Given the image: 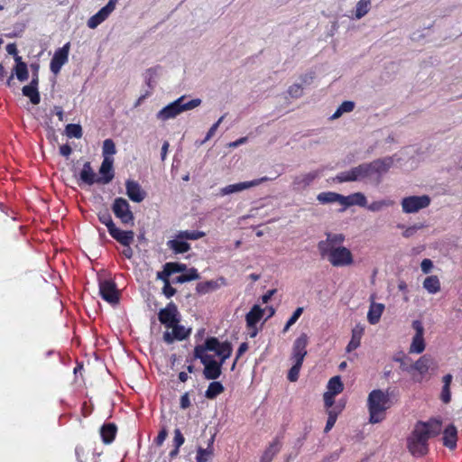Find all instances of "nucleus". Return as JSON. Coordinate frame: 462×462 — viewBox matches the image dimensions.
Returning a JSON list of instances; mask_svg holds the SVG:
<instances>
[{"mask_svg":"<svg viewBox=\"0 0 462 462\" xmlns=\"http://www.w3.org/2000/svg\"><path fill=\"white\" fill-rule=\"evenodd\" d=\"M422 224H414L410 226H404L403 225H399L398 227L403 228L402 236L406 238L411 237L414 236L420 229L423 228Z\"/></svg>","mask_w":462,"mask_h":462,"instance_id":"47","label":"nucleus"},{"mask_svg":"<svg viewBox=\"0 0 462 462\" xmlns=\"http://www.w3.org/2000/svg\"><path fill=\"white\" fill-rule=\"evenodd\" d=\"M263 315V310L258 305H254L246 314L245 320L247 327L254 328L255 325L261 320Z\"/></svg>","mask_w":462,"mask_h":462,"instance_id":"27","label":"nucleus"},{"mask_svg":"<svg viewBox=\"0 0 462 462\" xmlns=\"http://www.w3.org/2000/svg\"><path fill=\"white\" fill-rule=\"evenodd\" d=\"M337 202L340 205L344 206L345 208L351 207L349 195L348 196H343L341 194H338Z\"/></svg>","mask_w":462,"mask_h":462,"instance_id":"61","label":"nucleus"},{"mask_svg":"<svg viewBox=\"0 0 462 462\" xmlns=\"http://www.w3.org/2000/svg\"><path fill=\"white\" fill-rule=\"evenodd\" d=\"M319 176V171H312L297 175L293 179L292 185L295 189H304L309 187Z\"/></svg>","mask_w":462,"mask_h":462,"instance_id":"19","label":"nucleus"},{"mask_svg":"<svg viewBox=\"0 0 462 462\" xmlns=\"http://www.w3.org/2000/svg\"><path fill=\"white\" fill-rule=\"evenodd\" d=\"M162 291L167 298L172 297L176 291L175 289L171 286L168 281L165 282Z\"/></svg>","mask_w":462,"mask_h":462,"instance_id":"57","label":"nucleus"},{"mask_svg":"<svg viewBox=\"0 0 462 462\" xmlns=\"http://www.w3.org/2000/svg\"><path fill=\"white\" fill-rule=\"evenodd\" d=\"M112 210L115 216L125 225H134V214L130 209V205L126 199L116 198L112 205Z\"/></svg>","mask_w":462,"mask_h":462,"instance_id":"9","label":"nucleus"},{"mask_svg":"<svg viewBox=\"0 0 462 462\" xmlns=\"http://www.w3.org/2000/svg\"><path fill=\"white\" fill-rule=\"evenodd\" d=\"M302 312H303V308H302V307H299V308H297V309L294 310L293 314H292V315H291V317L287 320V322H286V324H285V326H284V328H283V332H284V333H285V332H287V331L290 329V328H291L294 323H296V322H297V320L299 319V318L301 316Z\"/></svg>","mask_w":462,"mask_h":462,"instance_id":"49","label":"nucleus"},{"mask_svg":"<svg viewBox=\"0 0 462 462\" xmlns=\"http://www.w3.org/2000/svg\"><path fill=\"white\" fill-rule=\"evenodd\" d=\"M394 205V201L389 199L376 200L367 205L366 208L371 212H379L384 208L393 207Z\"/></svg>","mask_w":462,"mask_h":462,"instance_id":"33","label":"nucleus"},{"mask_svg":"<svg viewBox=\"0 0 462 462\" xmlns=\"http://www.w3.org/2000/svg\"><path fill=\"white\" fill-rule=\"evenodd\" d=\"M22 92L23 96L30 98L31 102L33 105H38L40 103L41 97L38 88H33L32 86L26 85L23 88Z\"/></svg>","mask_w":462,"mask_h":462,"instance_id":"37","label":"nucleus"},{"mask_svg":"<svg viewBox=\"0 0 462 462\" xmlns=\"http://www.w3.org/2000/svg\"><path fill=\"white\" fill-rule=\"evenodd\" d=\"M80 180L88 184L92 185L94 183H98V178L91 168L90 162H85L83 168L80 171Z\"/></svg>","mask_w":462,"mask_h":462,"instance_id":"26","label":"nucleus"},{"mask_svg":"<svg viewBox=\"0 0 462 462\" xmlns=\"http://www.w3.org/2000/svg\"><path fill=\"white\" fill-rule=\"evenodd\" d=\"M457 430L453 424H449L443 430L442 443L450 450L457 448Z\"/></svg>","mask_w":462,"mask_h":462,"instance_id":"21","label":"nucleus"},{"mask_svg":"<svg viewBox=\"0 0 462 462\" xmlns=\"http://www.w3.org/2000/svg\"><path fill=\"white\" fill-rule=\"evenodd\" d=\"M220 284L217 281H207L202 282L197 284V291L200 294H206L210 291H216L218 289Z\"/></svg>","mask_w":462,"mask_h":462,"instance_id":"35","label":"nucleus"},{"mask_svg":"<svg viewBox=\"0 0 462 462\" xmlns=\"http://www.w3.org/2000/svg\"><path fill=\"white\" fill-rule=\"evenodd\" d=\"M271 180H272L271 178L264 176V177H262L259 179H254V180H252L249 181H243V182L230 184V185H227V186L220 189L219 195L226 196V195H230V194H234V193L242 192L245 189L256 187V186H258L265 181Z\"/></svg>","mask_w":462,"mask_h":462,"instance_id":"10","label":"nucleus"},{"mask_svg":"<svg viewBox=\"0 0 462 462\" xmlns=\"http://www.w3.org/2000/svg\"><path fill=\"white\" fill-rule=\"evenodd\" d=\"M385 309L384 304L374 301V297L371 298V303L367 312V320L370 324L375 325L380 321V319Z\"/></svg>","mask_w":462,"mask_h":462,"instance_id":"22","label":"nucleus"},{"mask_svg":"<svg viewBox=\"0 0 462 462\" xmlns=\"http://www.w3.org/2000/svg\"><path fill=\"white\" fill-rule=\"evenodd\" d=\"M98 218L100 222L107 227L108 233L112 228L116 227V225L108 212L100 213L98 215Z\"/></svg>","mask_w":462,"mask_h":462,"instance_id":"51","label":"nucleus"},{"mask_svg":"<svg viewBox=\"0 0 462 462\" xmlns=\"http://www.w3.org/2000/svg\"><path fill=\"white\" fill-rule=\"evenodd\" d=\"M68 137L80 138L82 136V128L77 124H69L65 129Z\"/></svg>","mask_w":462,"mask_h":462,"instance_id":"46","label":"nucleus"},{"mask_svg":"<svg viewBox=\"0 0 462 462\" xmlns=\"http://www.w3.org/2000/svg\"><path fill=\"white\" fill-rule=\"evenodd\" d=\"M14 75L17 79L21 82L27 80L28 79V69L26 64H19V66H15L14 69Z\"/></svg>","mask_w":462,"mask_h":462,"instance_id":"48","label":"nucleus"},{"mask_svg":"<svg viewBox=\"0 0 462 462\" xmlns=\"http://www.w3.org/2000/svg\"><path fill=\"white\" fill-rule=\"evenodd\" d=\"M214 436H212L208 443V447L206 448H203L201 447H199L197 449V455H196V462H209L214 455V448H213V443H214Z\"/></svg>","mask_w":462,"mask_h":462,"instance_id":"24","label":"nucleus"},{"mask_svg":"<svg viewBox=\"0 0 462 462\" xmlns=\"http://www.w3.org/2000/svg\"><path fill=\"white\" fill-rule=\"evenodd\" d=\"M351 207L352 206H359V207H366L367 199L365 194L362 192H355L349 195Z\"/></svg>","mask_w":462,"mask_h":462,"instance_id":"44","label":"nucleus"},{"mask_svg":"<svg viewBox=\"0 0 462 462\" xmlns=\"http://www.w3.org/2000/svg\"><path fill=\"white\" fill-rule=\"evenodd\" d=\"M108 16L109 14L103 8H101L96 14L92 15L88 20V26L90 29H95L100 23H102Z\"/></svg>","mask_w":462,"mask_h":462,"instance_id":"32","label":"nucleus"},{"mask_svg":"<svg viewBox=\"0 0 462 462\" xmlns=\"http://www.w3.org/2000/svg\"><path fill=\"white\" fill-rule=\"evenodd\" d=\"M327 388H328L327 392H328V393H331L336 395L340 393L344 388L340 376L332 377L328 381Z\"/></svg>","mask_w":462,"mask_h":462,"instance_id":"38","label":"nucleus"},{"mask_svg":"<svg viewBox=\"0 0 462 462\" xmlns=\"http://www.w3.org/2000/svg\"><path fill=\"white\" fill-rule=\"evenodd\" d=\"M355 108V103L353 101H344L335 111L333 115H331L330 119L336 120L341 117L346 113H350Z\"/></svg>","mask_w":462,"mask_h":462,"instance_id":"34","label":"nucleus"},{"mask_svg":"<svg viewBox=\"0 0 462 462\" xmlns=\"http://www.w3.org/2000/svg\"><path fill=\"white\" fill-rule=\"evenodd\" d=\"M338 193L327 191L321 192L317 196V199L321 204H328L337 202Z\"/></svg>","mask_w":462,"mask_h":462,"instance_id":"43","label":"nucleus"},{"mask_svg":"<svg viewBox=\"0 0 462 462\" xmlns=\"http://www.w3.org/2000/svg\"><path fill=\"white\" fill-rule=\"evenodd\" d=\"M431 199L429 195L408 196L401 201L402 210L405 214H414L430 205Z\"/></svg>","mask_w":462,"mask_h":462,"instance_id":"8","label":"nucleus"},{"mask_svg":"<svg viewBox=\"0 0 462 462\" xmlns=\"http://www.w3.org/2000/svg\"><path fill=\"white\" fill-rule=\"evenodd\" d=\"M72 152V149L68 144H63L60 147V153L64 157H69Z\"/></svg>","mask_w":462,"mask_h":462,"instance_id":"63","label":"nucleus"},{"mask_svg":"<svg viewBox=\"0 0 462 462\" xmlns=\"http://www.w3.org/2000/svg\"><path fill=\"white\" fill-rule=\"evenodd\" d=\"M114 159H103L101 166L99 168V173L101 177L98 178V183L107 184L114 178V170H113Z\"/></svg>","mask_w":462,"mask_h":462,"instance_id":"20","label":"nucleus"},{"mask_svg":"<svg viewBox=\"0 0 462 462\" xmlns=\"http://www.w3.org/2000/svg\"><path fill=\"white\" fill-rule=\"evenodd\" d=\"M218 128V125L217 124H213L212 126L209 128V130L208 131L205 138L203 141H201L200 144H204L205 143H207L208 141H209L216 134L217 130Z\"/></svg>","mask_w":462,"mask_h":462,"instance_id":"55","label":"nucleus"},{"mask_svg":"<svg viewBox=\"0 0 462 462\" xmlns=\"http://www.w3.org/2000/svg\"><path fill=\"white\" fill-rule=\"evenodd\" d=\"M125 189L126 195L134 202L140 203L146 197V192L141 188L140 184L135 180H126Z\"/></svg>","mask_w":462,"mask_h":462,"instance_id":"18","label":"nucleus"},{"mask_svg":"<svg viewBox=\"0 0 462 462\" xmlns=\"http://www.w3.org/2000/svg\"><path fill=\"white\" fill-rule=\"evenodd\" d=\"M434 365L433 359L429 356H422L413 365V368L420 374L428 373L430 368Z\"/></svg>","mask_w":462,"mask_h":462,"instance_id":"29","label":"nucleus"},{"mask_svg":"<svg viewBox=\"0 0 462 462\" xmlns=\"http://www.w3.org/2000/svg\"><path fill=\"white\" fill-rule=\"evenodd\" d=\"M184 441H185V439H184L182 433L180 432V429H176L174 430V438H173L174 447H176L177 448H180L183 445Z\"/></svg>","mask_w":462,"mask_h":462,"instance_id":"54","label":"nucleus"},{"mask_svg":"<svg viewBox=\"0 0 462 462\" xmlns=\"http://www.w3.org/2000/svg\"><path fill=\"white\" fill-rule=\"evenodd\" d=\"M185 96L178 97L173 102L168 104L156 114V118L161 122H166L176 118L179 115L185 111L192 110L201 105L200 98H194L185 102Z\"/></svg>","mask_w":462,"mask_h":462,"instance_id":"5","label":"nucleus"},{"mask_svg":"<svg viewBox=\"0 0 462 462\" xmlns=\"http://www.w3.org/2000/svg\"><path fill=\"white\" fill-rule=\"evenodd\" d=\"M309 337L307 334H300L294 341L291 359L293 363L302 364L307 355Z\"/></svg>","mask_w":462,"mask_h":462,"instance_id":"11","label":"nucleus"},{"mask_svg":"<svg viewBox=\"0 0 462 462\" xmlns=\"http://www.w3.org/2000/svg\"><path fill=\"white\" fill-rule=\"evenodd\" d=\"M69 47V42H67L63 47L55 51L50 64L51 70L53 74L57 75L62 66L68 61Z\"/></svg>","mask_w":462,"mask_h":462,"instance_id":"13","label":"nucleus"},{"mask_svg":"<svg viewBox=\"0 0 462 462\" xmlns=\"http://www.w3.org/2000/svg\"><path fill=\"white\" fill-rule=\"evenodd\" d=\"M302 364L293 363L291 368L288 373V380L291 382H296L299 378V374L300 371Z\"/></svg>","mask_w":462,"mask_h":462,"instance_id":"52","label":"nucleus"},{"mask_svg":"<svg viewBox=\"0 0 462 462\" xmlns=\"http://www.w3.org/2000/svg\"><path fill=\"white\" fill-rule=\"evenodd\" d=\"M315 74L312 71H309L300 77V84L303 86H309L312 83Z\"/></svg>","mask_w":462,"mask_h":462,"instance_id":"53","label":"nucleus"},{"mask_svg":"<svg viewBox=\"0 0 462 462\" xmlns=\"http://www.w3.org/2000/svg\"><path fill=\"white\" fill-rule=\"evenodd\" d=\"M371 0H359L356 5L355 17L356 19H361L370 10Z\"/></svg>","mask_w":462,"mask_h":462,"instance_id":"36","label":"nucleus"},{"mask_svg":"<svg viewBox=\"0 0 462 462\" xmlns=\"http://www.w3.org/2000/svg\"><path fill=\"white\" fill-rule=\"evenodd\" d=\"M335 396H336V394H333L328 392H326L324 393V402H325V406L327 408H330L334 404V397Z\"/></svg>","mask_w":462,"mask_h":462,"instance_id":"59","label":"nucleus"},{"mask_svg":"<svg viewBox=\"0 0 462 462\" xmlns=\"http://www.w3.org/2000/svg\"><path fill=\"white\" fill-rule=\"evenodd\" d=\"M168 328L171 330H167L163 334V340L168 344H171L175 340H183L190 332L189 329L179 325V323H175L172 327H168Z\"/></svg>","mask_w":462,"mask_h":462,"instance_id":"17","label":"nucleus"},{"mask_svg":"<svg viewBox=\"0 0 462 462\" xmlns=\"http://www.w3.org/2000/svg\"><path fill=\"white\" fill-rule=\"evenodd\" d=\"M452 375L450 374H446L443 379V387L441 390L440 398L443 402L448 403L450 402L451 399V393H450V384L452 382Z\"/></svg>","mask_w":462,"mask_h":462,"instance_id":"31","label":"nucleus"},{"mask_svg":"<svg viewBox=\"0 0 462 462\" xmlns=\"http://www.w3.org/2000/svg\"><path fill=\"white\" fill-rule=\"evenodd\" d=\"M99 294L103 300L110 304H116L119 300V292L116 283L111 280L99 281Z\"/></svg>","mask_w":462,"mask_h":462,"instance_id":"12","label":"nucleus"},{"mask_svg":"<svg viewBox=\"0 0 462 462\" xmlns=\"http://www.w3.org/2000/svg\"><path fill=\"white\" fill-rule=\"evenodd\" d=\"M280 443L278 441L273 442L267 449L264 451L263 457H262V462H271L273 458V457L279 452L280 450Z\"/></svg>","mask_w":462,"mask_h":462,"instance_id":"39","label":"nucleus"},{"mask_svg":"<svg viewBox=\"0 0 462 462\" xmlns=\"http://www.w3.org/2000/svg\"><path fill=\"white\" fill-rule=\"evenodd\" d=\"M180 405L182 409H187L190 405V401L188 393L181 396Z\"/></svg>","mask_w":462,"mask_h":462,"instance_id":"64","label":"nucleus"},{"mask_svg":"<svg viewBox=\"0 0 462 462\" xmlns=\"http://www.w3.org/2000/svg\"><path fill=\"white\" fill-rule=\"evenodd\" d=\"M371 423H378L385 417V411L392 406L389 393L382 390H373L367 399Z\"/></svg>","mask_w":462,"mask_h":462,"instance_id":"4","label":"nucleus"},{"mask_svg":"<svg viewBox=\"0 0 462 462\" xmlns=\"http://www.w3.org/2000/svg\"><path fill=\"white\" fill-rule=\"evenodd\" d=\"M109 235L124 246H128L134 242V233L133 231H124L118 227H114Z\"/></svg>","mask_w":462,"mask_h":462,"instance_id":"23","label":"nucleus"},{"mask_svg":"<svg viewBox=\"0 0 462 462\" xmlns=\"http://www.w3.org/2000/svg\"><path fill=\"white\" fill-rule=\"evenodd\" d=\"M423 288L430 294H436L440 291V282L436 275L427 277L423 282Z\"/></svg>","mask_w":462,"mask_h":462,"instance_id":"30","label":"nucleus"},{"mask_svg":"<svg viewBox=\"0 0 462 462\" xmlns=\"http://www.w3.org/2000/svg\"><path fill=\"white\" fill-rule=\"evenodd\" d=\"M167 435H168L167 430L165 429H162L159 432V434H158V436L156 438V440H155L156 444L161 446L164 442V440L166 439Z\"/></svg>","mask_w":462,"mask_h":462,"instance_id":"62","label":"nucleus"},{"mask_svg":"<svg viewBox=\"0 0 462 462\" xmlns=\"http://www.w3.org/2000/svg\"><path fill=\"white\" fill-rule=\"evenodd\" d=\"M102 152L104 159H113V155L116 152V145L113 140L106 139L103 143Z\"/></svg>","mask_w":462,"mask_h":462,"instance_id":"42","label":"nucleus"},{"mask_svg":"<svg viewBox=\"0 0 462 462\" xmlns=\"http://www.w3.org/2000/svg\"><path fill=\"white\" fill-rule=\"evenodd\" d=\"M205 235L204 232L197 230L179 231L167 242V246L175 254H183L190 250L189 240H198Z\"/></svg>","mask_w":462,"mask_h":462,"instance_id":"6","label":"nucleus"},{"mask_svg":"<svg viewBox=\"0 0 462 462\" xmlns=\"http://www.w3.org/2000/svg\"><path fill=\"white\" fill-rule=\"evenodd\" d=\"M372 174L374 177V180L377 183L380 182L381 178L383 174H385L393 166V162L390 157L374 160L369 162Z\"/></svg>","mask_w":462,"mask_h":462,"instance_id":"14","label":"nucleus"},{"mask_svg":"<svg viewBox=\"0 0 462 462\" xmlns=\"http://www.w3.org/2000/svg\"><path fill=\"white\" fill-rule=\"evenodd\" d=\"M289 96L292 98H299L303 95V87L300 83H294L287 90Z\"/></svg>","mask_w":462,"mask_h":462,"instance_id":"50","label":"nucleus"},{"mask_svg":"<svg viewBox=\"0 0 462 462\" xmlns=\"http://www.w3.org/2000/svg\"><path fill=\"white\" fill-rule=\"evenodd\" d=\"M364 331H365V328L360 324H357L353 328L351 339H350L348 345L346 346L347 352H351V351L356 349L360 346L361 338L363 337Z\"/></svg>","mask_w":462,"mask_h":462,"instance_id":"25","label":"nucleus"},{"mask_svg":"<svg viewBox=\"0 0 462 462\" xmlns=\"http://www.w3.org/2000/svg\"><path fill=\"white\" fill-rule=\"evenodd\" d=\"M432 267H433V263H432L431 260H430V259L422 260V262L420 263V268L424 273H429L431 271Z\"/></svg>","mask_w":462,"mask_h":462,"instance_id":"56","label":"nucleus"},{"mask_svg":"<svg viewBox=\"0 0 462 462\" xmlns=\"http://www.w3.org/2000/svg\"><path fill=\"white\" fill-rule=\"evenodd\" d=\"M119 0H109L108 3L102 7L109 15L116 9V5Z\"/></svg>","mask_w":462,"mask_h":462,"instance_id":"60","label":"nucleus"},{"mask_svg":"<svg viewBox=\"0 0 462 462\" xmlns=\"http://www.w3.org/2000/svg\"><path fill=\"white\" fill-rule=\"evenodd\" d=\"M346 237L343 234H327V237L318 243V250L322 258H325L334 267L350 266L354 263L351 251L342 245Z\"/></svg>","mask_w":462,"mask_h":462,"instance_id":"2","label":"nucleus"},{"mask_svg":"<svg viewBox=\"0 0 462 462\" xmlns=\"http://www.w3.org/2000/svg\"><path fill=\"white\" fill-rule=\"evenodd\" d=\"M199 278V274L195 268H190L186 271V273L176 277V282L180 283H184L187 282L198 280Z\"/></svg>","mask_w":462,"mask_h":462,"instance_id":"41","label":"nucleus"},{"mask_svg":"<svg viewBox=\"0 0 462 462\" xmlns=\"http://www.w3.org/2000/svg\"><path fill=\"white\" fill-rule=\"evenodd\" d=\"M224 391V387L220 382H212L209 383L205 396L208 399H214Z\"/></svg>","mask_w":462,"mask_h":462,"instance_id":"40","label":"nucleus"},{"mask_svg":"<svg viewBox=\"0 0 462 462\" xmlns=\"http://www.w3.org/2000/svg\"><path fill=\"white\" fill-rule=\"evenodd\" d=\"M166 267L171 269V272H182L186 270V265L183 263H169L166 264Z\"/></svg>","mask_w":462,"mask_h":462,"instance_id":"58","label":"nucleus"},{"mask_svg":"<svg viewBox=\"0 0 462 462\" xmlns=\"http://www.w3.org/2000/svg\"><path fill=\"white\" fill-rule=\"evenodd\" d=\"M412 327L416 333L413 336L412 342L410 346V353L420 354L425 349V343L423 338L424 328L422 324L418 320L413 321Z\"/></svg>","mask_w":462,"mask_h":462,"instance_id":"16","label":"nucleus"},{"mask_svg":"<svg viewBox=\"0 0 462 462\" xmlns=\"http://www.w3.org/2000/svg\"><path fill=\"white\" fill-rule=\"evenodd\" d=\"M159 320L162 324L172 327L175 323H179V311L173 303L168 304L164 309L161 310L158 314Z\"/></svg>","mask_w":462,"mask_h":462,"instance_id":"15","label":"nucleus"},{"mask_svg":"<svg viewBox=\"0 0 462 462\" xmlns=\"http://www.w3.org/2000/svg\"><path fill=\"white\" fill-rule=\"evenodd\" d=\"M232 354L228 342H220L216 337H209L205 344L197 346L194 356L204 365V376L208 380H216L221 374V366Z\"/></svg>","mask_w":462,"mask_h":462,"instance_id":"1","label":"nucleus"},{"mask_svg":"<svg viewBox=\"0 0 462 462\" xmlns=\"http://www.w3.org/2000/svg\"><path fill=\"white\" fill-rule=\"evenodd\" d=\"M441 429V421L438 419L417 422L407 438L409 452L417 457L425 456L429 452V439L439 435Z\"/></svg>","mask_w":462,"mask_h":462,"instance_id":"3","label":"nucleus"},{"mask_svg":"<svg viewBox=\"0 0 462 462\" xmlns=\"http://www.w3.org/2000/svg\"><path fill=\"white\" fill-rule=\"evenodd\" d=\"M117 428L114 423H107L100 429V435L105 444H110L115 439Z\"/></svg>","mask_w":462,"mask_h":462,"instance_id":"28","label":"nucleus"},{"mask_svg":"<svg viewBox=\"0 0 462 462\" xmlns=\"http://www.w3.org/2000/svg\"><path fill=\"white\" fill-rule=\"evenodd\" d=\"M335 180L339 182L364 181L366 180H374L371 167L369 163H362L353 167L348 171L338 173Z\"/></svg>","mask_w":462,"mask_h":462,"instance_id":"7","label":"nucleus"},{"mask_svg":"<svg viewBox=\"0 0 462 462\" xmlns=\"http://www.w3.org/2000/svg\"><path fill=\"white\" fill-rule=\"evenodd\" d=\"M158 76V68H150L146 69L144 73V79L147 86L150 88H153L155 85V79Z\"/></svg>","mask_w":462,"mask_h":462,"instance_id":"45","label":"nucleus"}]
</instances>
